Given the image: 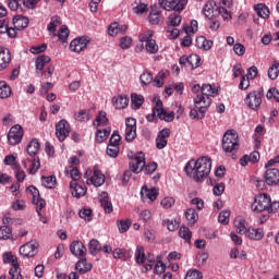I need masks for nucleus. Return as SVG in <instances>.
Instances as JSON below:
<instances>
[{"mask_svg":"<svg viewBox=\"0 0 279 279\" xmlns=\"http://www.w3.org/2000/svg\"><path fill=\"white\" fill-rule=\"evenodd\" d=\"M28 161L32 162L28 172L31 173V175H34L38 171V169H40V158L31 157Z\"/></svg>","mask_w":279,"mask_h":279,"instance_id":"nucleus-41","label":"nucleus"},{"mask_svg":"<svg viewBox=\"0 0 279 279\" xmlns=\"http://www.w3.org/2000/svg\"><path fill=\"white\" fill-rule=\"evenodd\" d=\"M9 1V8L10 10L16 11L19 10H24L23 9V0H8Z\"/></svg>","mask_w":279,"mask_h":279,"instance_id":"nucleus-62","label":"nucleus"},{"mask_svg":"<svg viewBox=\"0 0 279 279\" xmlns=\"http://www.w3.org/2000/svg\"><path fill=\"white\" fill-rule=\"evenodd\" d=\"M59 25H62V19L58 15H54L50 19V23L47 26L48 32H50V36L56 38L58 34H56Z\"/></svg>","mask_w":279,"mask_h":279,"instance_id":"nucleus-23","label":"nucleus"},{"mask_svg":"<svg viewBox=\"0 0 279 279\" xmlns=\"http://www.w3.org/2000/svg\"><path fill=\"white\" fill-rule=\"evenodd\" d=\"M162 11L160 7L153 5L148 15V21L150 25H158L162 21Z\"/></svg>","mask_w":279,"mask_h":279,"instance_id":"nucleus-16","label":"nucleus"},{"mask_svg":"<svg viewBox=\"0 0 279 279\" xmlns=\"http://www.w3.org/2000/svg\"><path fill=\"white\" fill-rule=\"evenodd\" d=\"M267 99H275L279 102V90L276 87L270 88L266 94Z\"/></svg>","mask_w":279,"mask_h":279,"instance_id":"nucleus-64","label":"nucleus"},{"mask_svg":"<svg viewBox=\"0 0 279 279\" xmlns=\"http://www.w3.org/2000/svg\"><path fill=\"white\" fill-rule=\"evenodd\" d=\"M218 221L223 226H228V223H230V210L221 211L218 216Z\"/></svg>","mask_w":279,"mask_h":279,"instance_id":"nucleus-55","label":"nucleus"},{"mask_svg":"<svg viewBox=\"0 0 279 279\" xmlns=\"http://www.w3.org/2000/svg\"><path fill=\"white\" fill-rule=\"evenodd\" d=\"M279 75V62L274 61L272 65L268 69L269 80H278Z\"/></svg>","mask_w":279,"mask_h":279,"instance_id":"nucleus-42","label":"nucleus"},{"mask_svg":"<svg viewBox=\"0 0 279 279\" xmlns=\"http://www.w3.org/2000/svg\"><path fill=\"white\" fill-rule=\"evenodd\" d=\"M132 226L131 220H119L118 221V228L119 232L123 234V232H128L130 230V227Z\"/></svg>","mask_w":279,"mask_h":279,"instance_id":"nucleus-56","label":"nucleus"},{"mask_svg":"<svg viewBox=\"0 0 279 279\" xmlns=\"http://www.w3.org/2000/svg\"><path fill=\"white\" fill-rule=\"evenodd\" d=\"M252 210L253 213H265V210L268 213V210H271V196L267 193L256 195L252 204Z\"/></svg>","mask_w":279,"mask_h":279,"instance_id":"nucleus-4","label":"nucleus"},{"mask_svg":"<svg viewBox=\"0 0 279 279\" xmlns=\"http://www.w3.org/2000/svg\"><path fill=\"white\" fill-rule=\"evenodd\" d=\"M131 257H132L131 251L124 252L123 248H116L113 251V258L116 259L123 258V260H126L128 258H131Z\"/></svg>","mask_w":279,"mask_h":279,"instance_id":"nucleus-45","label":"nucleus"},{"mask_svg":"<svg viewBox=\"0 0 279 279\" xmlns=\"http://www.w3.org/2000/svg\"><path fill=\"white\" fill-rule=\"evenodd\" d=\"M265 180L268 186H276L279 183V170L278 168H269L265 172Z\"/></svg>","mask_w":279,"mask_h":279,"instance_id":"nucleus-14","label":"nucleus"},{"mask_svg":"<svg viewBox=\"0 0 279 279\" xmlns=\"http://www.w3.org/2000/svg\"><path fill=\"white\" fill-rule=\"evenodd\" d=\"M89 40L84 37L75 38L70 44L71 51H74L75 53H80V51H84L86 47H88Z\"/></svg>","mask_w":279,"mask_h":279,"instance_id":"nucleus-15","label":"nucleus"},{"mask_svg":"<svg viewBox=\"0 0 279 279\" xmlns=\"http://www.w3.org/2000/svg\"><path fill=\"white\" fill-rule=\"evenodd\" d=\"M218 93L215 87L210 84H204L201 88V94H197L194 98V106L197 110L204 112L210 108V104H213V99L210 97H217Z\"/></svg>","mask_w":279,"mask_h":279,"instance_id":"nucleus-2","label":"nucleus"},{"mask_svg":"<svg viewBox=\"0 0 279 279\" xmlns=\"http://www.w3.org/2000/svg\"><path fill=\"white\" fill-rule=\"evenodd\" d=\"M23 126L21 124L13 125L8 133V141L10 145H19L23 141Z\"/></svg>","mask_w":279,"mask_h":279,"instance_id":"nucleus-7","label":"nucleus"},{"mask_svg":"<svg viewBox=\"0 0 279 279\" xmlns=\"http://www.w3.org/2000/svg\"><path fill=\"white\" fill-rule=\"evenodd\" d=\"M128 104H130V98L126 96L119 95L112 98V105L116 110H123L124 108H128Z\"/></svg>","mask_w":279,"mask_h":279,"instance_id":"nucleus-22","label":"nucleus"},{"mask_svg":"<svg viewBox=\"0 0 279 279\" xmlns=\"http://www.w3.org/2000/svg\"><path fill=\"white\" fill-rule=\"evenodd\" d=\"M10 62H12V53L10 52V49L0 46V71L8 69Z\"/></svg>","mask_w":279,"mask_h":279,"instance_id":"nucleus-13","label":"nucleus"},{"mask_svg":"<svg viewBox=\"0 0 279 279\" xmlns=\"http://www.w3.org/2000/svg\"><path fill=\"white\" fill-rule=\"evenodd\" d=\"M159 5L167 12H171V10H173L174 12L180 13L186 9V5H189V0H159Z\"/></svg>","mask_w":279,"mask_h":279,"instance_id":"nucleus-6","label":"nucleus"},{"mask_svg":"<svg viewBox=\"0 0 279 279\" xmlns=\"http://www.w3.org/2000/svg\"><path fill=\"white\" fill-rule=\"evenodd\" d=\"M88 251L92 256H97V253L101 252V244L97 240L93 239L89 241Z\"/></svg>","mask_w":279,"mask_h":279,"instance_id":"nucleus-38","label":"nucleus"},{"mask_svg":"<svg viewBox=\"0 0 279 279\" xmlns=\"http://www.w3.org/2000/svg\"><path fill=\"white\" fill-rule=\"evenodd\" d=\"M12 236V228L10 226H2L0 227V240H8Z\"/></svg>","mask_w":279,"mask_h":279,"instance_id":"nucleus-48","label":"nucleus"},{"mask_svg":"<svg viewBox=\"0 0 279 279\" xmlns=\"http://www.w3.org/2000/svg\"><path fill=\"white\" fill-rule=\"evenodd\" d=\"M153 111L157 117H165L166 110L162 108V100H157L155 108H153Z\"/></svg>","mask_w":279,"mask_h":279,"instance_id":"nucleus-60","label":"nucleus"},{"mask_svg":"<svg viewBox=\"0 0 279 279\" xmlns=\"http://www.w3.org/2000/svg\"><path fill=\"white\" fill-rule=\"evenodd\" d=\"M197 29H198L197 20H192L190 26H183V32H185V34H195Z\"/></svg>","mask_w":279,"mask_h":279,"instance_id":"nucleus-58","label":"nucleus"},{"mask_svg":"<svg viewBox=\"0 0 279 279\" xmlns=\"http://www.w3.org/2000/svg\"><path fill=\"white\" fill-rule=\"evenodd\" d=\"M71 134V124L66 120H61L56 125V136L60 143L66 141V137Z\"/></svg>","mask_w":279,"mask_h":279,"instance_id":"nucleus-8","label":"nucleus"},{"mask_svg":"<svg viewBox=\"0 0 279 279\" xmlns=\"http://www.w3.org/2000/svg\"><path fill=\"white\" fill-rule=\"evenodd\" d=\"M26 151L31 158H36L38 151H40V143L38 142V140H32L26 147Z\"/></svg>","mask_w":279,"mask_h":279,"instance_id":"nucleus-26","label":"nucleus"},{"mask_svg":"<svg viewBox=\"0 0 279 279\" xmlns=\"http://www.w3.org/2000/svg\"><path fill=\"white\" fill-rule=\"evenodd\" d=\"M57 36L61 43H66V38H69V27L66 25H61Z\"/></svg>","mask_w":279,"mask_h":279,"instance_id":"nucleus-50","label":"nucleus"},{"mask_svg":"<svg viewBox=\"0 0 279 279\" xmlns=\"http://www.w3.org/2000/svg\"><path fill=\"white\" fill-rule=\"evenodd\" d=\"M12 95V88H10V85L5 83V81L0 82V99H8Z\"/></svg>","mask_w":279,"mask_h":279,"instance_id":"nucleus-33","label":"nucleus"},{"mask_svg":"<svg viewBox=\"0 0 279 279\" xmlns=\"http://www.w3.org/2000/svg\"><path fill=\"white\" fill-rule=\"evenodd\" d=\"M109 36H117L118 34H125L128 32V25H119L118 22L111 23L109 28Z\"/></svg>","mask_w":279,"mask_h":279,"instance_id":"nucleus-27","label":"nucleus"},{"mask_svg":"<svg viewBox=\"0 0 279 279\" xmlns=\"http://www.w3.org/2000/svg\"><path fill=\"white\" fill-rule=\"evenodd\" d=\"M41 184L46 189H56V185L58 184L56 175L41 177Z\"/></svg>","mask_w":279,"mask_h":279,"instance_id":"nucleus-32","label":"nucleus"},{"mask_svg":"<svg viewBox=\"0 0 279 279\" xmlns=\"http://www.w3.org/2000/svg\"><path fill=\"white\" fill-rule=\"evenodd\" d=\"M28 191H31L32 195H33V204H35L36 206V213L39 217H43V208H45V206H47V202H45V199L40 198V192L36 189V186L31 185L28 187Z\"/></svg>","mask_w":279,"mask_h":279,"instance_id":"nucleus-9","label":"nucleus"},{"mask_svg":"<svg viewBox=\"0 0 279 279\" xmlns=\"http://www.w3.org/2000/svg\"><path fill=\"white\" fill-rule=\"evenodd\" d=\"M75 120L80 121L81 123H86V121L90 120V111L83 109L75 113Z\"/></svg>","mask_w":279,"mask_h":279,"instance_id":"nucleus-37","label":"nucleus"},{"mask_svg":"<svg viewBox=\"0 0 279 279\" xmlns=\"http://www.w3.org/2000/svg\"><path fill=\"white\" fill-rule=\"evenodd\" d=\"M206 111H202V109H192L190 111V117L191 119H204V117H206Z\"/></svg>","mask_w":279,"mask_h":279,"instance_id":"nucleus-61","label":"nucleus"},{"mask_svg":"<svg viewBox=\"0 0 279 279\" xmlns=\"http://www.w3.org/2000/svg\"><path fill=\"white\" fill-rule=\"evenodd\" d=\"M245 219L238 217L235 218L234 226H235V232L238 234H246L247 233V226H246Z\"/></svg>","mask_w":279,"mask_h":279,"instance_id":"nucleus-30","label":"nucleus"},{"mask_svg":"<svg viewBox=\"0 0 279 279\" xmlns=\"http://www.w3.org/2000/svg\"><path fill=\"white\" fill-rule=\"evenodd\" d=\"M196 47L203 49L204 51H209L213 48V40L206 39L204 36H199L195 40Z\"/></svg>","mask_w":279,"mask_h":279,"instance_id":"nucleus-29","label":"nucleus"},{"mask_svg":"<svg viewBox=\"0 0 279 279\" xmlns=\"http://www.w3.org/2000/svg\"><path fill=\"white\" fill-rule=\"evenodd\" d=\"M13 170H15V178L17 182H24L27 175L25 174V171L21 170V166L19 163H14Z\"/></svg>","mask_w":279,"mask_h":279,"instance_id":"nucleus-49","label":"nucleus"},{"mask_svg":"<svg viewBox=\"0 0 279 279\" xmlns=\"http://www.w3.org/2000/svg\"><path fill=\"white\" fill-rule=\"evenodd\" d=\"M3 263H11L12 267H19V258L12 253H5L3 255Z\"/></svg>","mask_w":279,"mask_h":279,"instance_id":"nucleus-52","label":"nucleus"},{"mask_svg":"<svg viewBox=\"0 0 279 279\" xmlns=\"http://www.w3.org/2000/svg\"><path fill=\"white\" fill-rule=\"evenodd\" d=\"M201 64H202V58H199L198 54H191L190 56V61H189L187 66H190L192 69V71L194 69H197V66H199Z\"/></svg>","mask_w":279,"mask_h":279,"instance_id":"nucleus-47","label":"nucleus"},{"mask_svg":"<svg viewBox=\"0 0 279 279\" xmlns=\"http://www.w3.org/2000/svg\"><path fill=\"white\" fill-rule=\"evenodd\" d=\"M78 216L85 221H93V209L83 208L80 210Z\"/></svg>","mask_w":279,"mask_h":279,"instance_id":"nucleus-57","label":"nucleus"},{"mask_svg":"<svg viewBox=\"0 0 279 279\" xmlns=\"http://www.w3.org/2000/svg\"><path fill=\"white\" fill-rule=\"evenodd\" d=\"M65 173H70V178L73 180L72 182H77L82 178L80 170L73 166H70Z\"/></svg>","mask_w":279,"mask_h":279,"instance_id":"nucleus-46","label":"nucleus"},{"mask_svg":"<svg viewBox=\"0 0 279 279\" xmlns=\"http://www.w3.org/2000/svg\"><path fill=\"white\" fill-rule=\"evenodd\" d=\"M241 144L239 143V133L234 130H228L222 137V149L226 156L236 158V151H239Z\"/></svg>","mask_w":279,"mask_h":279,"instance_id":"nucleus-3","label":"nucleus"},{"mask_svg":"<svg viewBox=\"0 0 279 279\" xmlns=\"http://www.w3.org/2000/svg\"><path fill=\"white\" fill-rule=\"evenodd\" d=\"M185 219L189 221L190 226H194L197 219H199V215H197V211L194 208H189L185 211Z\"/></svg>","mask_w":279,"mask_h":279,"instance_id":"nucleus-34","label":"nucleus"},{"mask_svg":"<svg viewBox=\"0 0 279 279\" xmlns=\"http://www.w3.org/2000/svg\"><path fill=\"white\" fill-rule=\"evenodd\" d=\"M213 169V159L209 157H201L196 161H190L185 166V172L192 173L196 182H204Z\"/></svg>","mask_w":279,"mask_h":279,"instance_id":"nucleus-1","label":"nucleus"},{"mask_svg":"<svg viewBox=\"0 0 279 279\" xmlns=\"http://www.w3.org/2000/svg\"><path fill=\"white\" fill-rule=\"evenodd\" d=\"M146 257H145V247L143 246H137L135 251V262L138 265H143L145 263Z\"/></svg>","mask_w":279,"mask_h":279,"instance_id":"nucleus-44","label":"nucleus"},{"mask_svg":"<svg viewBox=\"0 0 279 279\" xmlns=\"http://www.w3.org/2000/svg\"><path fill=\"white\" fill-rule=\"evenodd\" d=\"M75 269L81 275L88 274V271H90L93 269V264L88 263L86 260V257H83V258H81V260H78L76 263Z\"/></svg>","mask_w":279,"mask_h":279,"instance_id":"nucleus-25","label":"nucleus"},{"mask_svg":"<svg viewBox=\"0 0 279 279\" xmlns=\"http://www.w3.org/2000/svg\"><path fill=\"white\" fill-rule=\"evenodd\" d=\"M168 27H178L182 23V15L172 13L168 17Z\"/></svg>","mask_w":279,"mask_h":279,"instance_id":"nucleus-36","label":"nucleus"},{"mask_svg":"<svg viewBox=\"0 0 279 279\" xmlns=\"http://www.w3.org/2000/svg\"><path fill=\"white\" fill-rule=\"evenodd\" d=\"M119 145L108 144L107 146V155L110 158H117V156H119Z\"/></svg>","mask_w":279,"mask_h":279,"instance_id":"nucleus-54","label":"nucleus"},{"mask_svg":"<svg viewBox=\"0 0 279 279\" xmlns=\"http://www.w3.org/2000/svg\"><path fill=\"white\" fill-rule=\"evenodd\" d=\"M106 182V175L101 173L100 170L94 169L93 175L87 179V184H93L94 186H102Z\"/></svg>","mask_w":279,"mask_h":279,"instance_id":"nucleus-17","label":"nucleus"},{"mask_svg":"<svg viewBox=\"0 0 279 279\" xmlns=\"http://www.w3.org/2000/svg\"><path fill=\"white\" fill-rule=\"evenodd\" d=\"M35 62H36V69L38 70V73H41V71H44L45 69V65L51 62V58L47 54H41L37 57Z\"/></svg>","mask_w":279,"mask_h":279,"instance_id":"nucleus-31","label":"nucleus"},{"mask_svg":"<svg viewBox=\"0 0 279 279\" xmlns=\"http://www.w3.org/2000/svg\"><path fill=\"white\" fill-rule=\"evenodd\" d=\"M70 252L73 256H76V258H86L88 250L82 241H73L70 245Z\"/></svg>","mask_w":279,"mask_h":279,"instance_id":"nucleus-12","label":"nucleus"},{"mask_svg":"<svg viewBox=\"0 0 279 279\" xmlns=\"http://www.w3.org/2000/svg\"><path fill=\"white\" fill-rule=\"evenodd\" d=\"M108 123V118L106 117V111H99L96 116L95 121L93 122V125H96L99 128V125H106Z\"/></svg>","mask_w":279,"mask_h":279,"instance_id":"nucleus-43","label":"nucleus"},{"mask_svg":"<svg viewBox=\"0 0 279 279\" xmlns=\"http://www.w3.org/2000/svg\"><path fill=\"white\" fill-rule=\"evenodd\" d=\"M20 254L24 258H34L38 254V244L35 241L27 242L20 247Z\"/></svg>","mask_w":279,"mask_h":279,"instance_id":"nucleus-11","label":"nucleus"},{"mask_svg":"<svg viewBox=\"0 0 279 279\" xmlns=\"http://www.w3.org/2000/svg\"><path fill=\"white\" fill-rule=\"evenodd\" d=\"M255 11L260 19H269V8L267 5L260 3L255 5Z\"/></svg>","mask_w":279,"mask_h":279,"instance_id":"nucleus-39","label":"nucleus"},{"mask_svg":"<svg viewBox=\"0 0 279 279\" xmlns=\"http://www.w3.org/2000/svg\"><path fill=\"white\" fill-rule=\"evenodd\" d=\"M129 167L133 173H141L145 169V153L140 151L130 161Z\"/></svg>","mask_w":279,"mask_h":279,"instance_id":"nucleus-10","label":"nucleus"},{"mask_svg":"<svg viewBox=\"0 0 279 279\" xmlns=\"http://www.w3.org/2000/svg\"><path fill=\"white\" fill-rule=\"evenodd\" d=\"M70 190L73 197H76V199H80V197H84L86 195V186L78 184L75 181H72L70 183Z\"/></svg>","mask_w":279,"mask_h":279,"instance_id":"nucleus-19","label":"nucleus"},{"mask_svg":"<svg viewBox=\"0 0 279 279\" xmlns=\"http://www.w3.org/2000/svg\"><path fill=\"white\" fill-rule=\"evenodd\" d=\"M202 278H204V274H202V271L197 269L189 270L185 276V279H202Z\"/></svg>","mask_w":279,"mask_h":279,"instance_id":"nucleus-59","label":"nucleus"},{"mask_svg":"<svg viewBox=\"0 0 279 279\" xmlns=\"http://www.w3.org/2000/svg\"><path fill=\"white\" fill-rule=\"evenodd\" d=\"M141 195L142 199H150V202H156L158 198V189H148L147 186H143L141 190Z\"/></svg>","mask_w":279,"mask_h":279,"instance_id":"nucleus-21","label":"nucleus"},{"mask_svg":"<svg viewBox=\"0 0 279 279\" xmlns=\"http://www.w3.org/2000/svg\"><path fill=\"white\" fill-rule=\"evenodd\" d=\"M264 95H265V89L260 87L257 90H254L247 94L244 101L251 110H258V108H260V105L263 104Z\"/></svg>","mask_w":279,"mask_h":279,"instance_id":"nucleus-5","label":"nucleus"},{"mask_svg":"<svg viewBox=\"0 0 279 279\" xmlns=\"http://www.w3.org/2000/svg\"><path fill=\"white\" fill-rule=\"evenodd\" d=\"M100 206L104 208L105 213L107 215H110L112 213V202H110V197L108 196V192H101L99 195Z\"/></svg>","mask_w":279,"mask_h":279,"instance_id":"nucleus-20","label":"nucleus"},{"mask_svg":"<svg viewBox=\"0 0 279 279\" xmlns=\"http://www.w3.org/2000/svg\"><path fill=\"white\" fill-rule=\"evenodd\" d=\"M215 8H217V3L213 0H209L203 8L202 13L206 19H213L215 16Z\"/></svg>","mask_w":279,"mask_h":279,"instance_id":"nucleus-28","label":"nucleus"},{"mask_svg":"<svg viewBox=\"0 0 279 279\" xmlns=\"http://www.w3.org/2000/svg\"><path fill=\"white\" fill-rule=\"evenodd\" d=\"M179 236L185 241V243H191V238L193 233L189 227H181L179 230Z\"/></svg>","mask_w":279,"mask_h":279,"instance_id":"nucleus-40","label":"nucleus"},{"mask_svg":"<svg viewBox=\"0 0 279 279\" xmlns=\"http://www.w3.org/2000/svg\"><path fill=\"white\" fill-rule=\"evenodd\" d=\"M28 25H29L28 17H25L23 15H16L13 17V27H15L17 32H21V29H25V27H27Z\"/></svg>","mask_w":279,"mask_h":279,"instance_id":"nucleus-24","label":"nucleus"},{"mask_svg":"<svg viewBox=\"0 0 279 279\" xmlns=\"http://www.w3.org/2000/svg\"><path fill=\"white\" fill-rule=\"evenodd\" d=\"M265 236V232L260 228L248 227L245 233V238L250 241H260Z\"/></svg>","mask_w":279,"mask_h":279,"instance_id":"nucleus-18","label":"nucleus"},{"mask_svg":"<svg viewBox=\"0 0 279 279\" xmlns=\"http://www.w3.org/2000/svg\"><path fill=\"white\" fill-rule=\"evenodd\" d=\"M9 274L11 279H23V275H21V267L19 266L12 267Z\"/></svg>","mask_w":279,"mask_h":279,"instance_id":"nucleus-63","label":"nucleus"},{"mask_svg":"<svg viewBox=\"0 0 279 279\" xmlns=\"http://www.w3.org/2000/svg\"><path fill=\"white\" fill-rule=\"evenodd\" d=\"M108 136H110V131L108 129L105 130H97L96 132V141L98 143H104V141H107Z\"/></svg>","mask_w":279,"mask_h":279,"instance_id":"nucleus-51","label":"nucleus"},{"mask_svg":"<svg viewBox=\"0 0 279 279\" xmlns=\"http://www.w3.org/2000/svg\"><path fill=\"white\" fill-rule=\"evenodd\" d=\"M144 101H145V98H143L142 95H138V94L131 95V104H132L133 110H138V108L143 106Z\"/></svg>","mask_w":279,"mask_h":279,"instance_id":"nucleus-35","label":"nucleus"},{"mask_svg":"<svg viewBox=\"0 0 279 279\" xmlns=\"http://www.w3.org/2000/svg\"><path fill=\"white\" fill-rule=\"evenodd\" d=\"M145 49L147 53H158V44H156V40L150 39L146 43Z\"/></svg>","mask_w":279,"mask_h":279,"instance_id":"nucleus-53","label":"nucleus"}]
</instances>
